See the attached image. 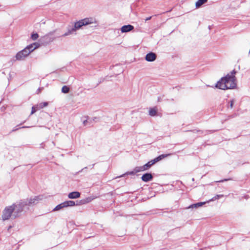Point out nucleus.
I'll list each match as a JSON object with an SVG mask.
<instances>
[{"instance_id": "obj_22", "label": "nucleus", "mask_w": 250, "mask_h": 250, "mask_svg": "<svg viewBox=\"0 0 250 250\" xmlns=\"http://www.w3.org/2000/svg\"><path fill=\"white\" fill-rule=\"evenodd\" d=\"M236 73V71L233 70L231 72V76H235V74Z\"/></svg>"}, {"instance_id": "obj_28", "label": "nucleus", "mask_w": 250, "mask_h": 250, "mask_svg": "<svg viewBox=\"0 0 250 250\" xmlns=\"http://www.w3.org/2000/svg\"><path fill=\"white\" fill-rule=\"evenodd\" d=\"M124 175H125V174H123V175H122V176H119L118 177H121L123 176Z\"/></svg>"}, {"instance_id": "obj_6", "label": "nucleus", "mask_w": 250, "mask_h": 250, "mask_svg": "<svg viewBox=\"0 0 250 250\" xmlns=\"http://www.w3.org/2000/svg\"><path fill=\"white\" fill-rule=\"evenodd\" d=\"M145 58L148 62H152L156 60V55L154 53L150 52L146 54Z\"/></svg>"}, {"instance_id": "obj_7", "label": "nucleus", "mask_w": 250, "mask_h": 250, "mask_svg": "<svg viewBox=\"0 0 250 250\" xmlns=\"http://www.w3.org/2000/svg\"><path fill=\"white\" fill-rule=\"evenodd\" d=\"M134 29L133 26L128 24L126 25H124L121 28V31L123 33L127 32L132 30Z\"/></svg>"}, {"instance_id": "obj_27", "label": "nucleus", "mask_w": 250, "mask_h": 250, "mask_svg": "<svg viewBox=\"0 0 250 250\" xmlns=\"http://www.w3.org/2000/svg\"><path fill=\"white\" fill-rule=\"evenodd\" d=\"M86 121H84L83 122V124H84V125H85V123H86Z\"/></svg>"}, {"instance_id": "obj_13", "label": "nucleus", "mask_w": 250, "mask_h": 250, "mask_svg": "<svg viewBox=\"0 0 250 250\" xmlns=\"http://www.w3.org/2000/svg\"><path fill=\"white\" fill-rule=\"evenodd\" d=\"M157 109L156 107L151 108L149 109V114L151 116H154L157 115Z\"/></svg>"}, {"instance_id": "obj_14", "label": "nucleus", "mask_w": 250, "mask_h": 250, "mask_svg": "<svg viewBox=\"0 0 250 250\" xmlns=\"http://www.w3.org/2000/svg\"><path fill=\"white\" fill-rule=\"evenodd\" d=\"M207 1L208 0H198L195 4L196 7L197 8L200 7L203 4L207 2Z\"/></svg>"}, {"instance_id": "obj_9", "label": "nucleus", "mask_w": 250, "mask_h": 250, "mask_svg": "<svg viewBox=\"0 0 250 250\" xmlns=\"http://www.w3.org/2000/svg\"><path fill=\"white\" fill-rule=\"evenodd\" d=\"M141 178L143 181L146 182L151 180L153 178V176L150 173H146L143 175Z\"/></svg>"}, {"instance_id": "obj_25", "label": "nucleus", "mask_w": 250, "mask_h": 250, "mask_svg": "<svg viewBox=\"0 0 250 250\" xmlns=\"http://www.w3.org/2000/svg\"><path fill=\"white\" fill-rule=\"evenodd\" d=\"M133 173H134L133 172H130L128 174H133Z\"/></svg>"}, {"instance_id": "obj_2", "label": "nucleus", "mask_w": 250, "mask_h": 250, "mask_svg": "<svg viewBox=\"0 0 250 250\" xmlns=\"http://www.w3.org/2000/svg\"><path fill=\"white\" fill-rule=\"evenodd\" d=\"M39 46V43L37 42H35L28 45L22 50L20 51L17 53L15 56L16 60H24L26 57H27L30 54V53H31L36 48H38Z\"/></svg>"}, {"instance_id": "obj_10", "label": "nucleus", "mask_w": 250, "mask_h": 250, "mask_svg": "<svg viewBox=\"0 0 250 250\" xmlns=\"http://www.w3.org/2000/svg\"><path fill=\"white\" fill-rule=\"evenodd\" d=\"M63 207H64V208H66L68 207H73L76 205L75 204V203L74 201L69 200V201H66L63 202Z\"/></svg>"}, {"instance_id": "obj_12", "label": "nucleus", "mask_w": 250, "mask_h": 250, "mask_svg": "<svg viewBox=\"0 0 250 250\" xmlns=\"http://www.w3.org/2000/svg\"><path fill=\"white\" fill-rule=\"evenodd\" d=\"M38 201V197H35V198L33 199H30L28 200V202L26 203V205H31L32 204H35L37 203V201Z\"/></svg>"}, {"instance_id": "obj_23", "label": "nucleus", "mask_w": 250, "mask_h": 250, "mask_svg": "<svg viewBox=\"0 0 250 250\" xmlns=\"http://www.w3.org/2000/svg\"><path fill=\"white\" fill-rule=\"evenodd\" d=\"M71 34V31H69L68 33H66L63 35V36H66L69 34Z\"/></svg>"}, {"instance_id": "obj_11", "label": "nucleus", "mask_w": 250, "mask_h": 250, "mask_svg": "<svg viewBox=\"0 0 250 250\" xmlns=\"http://www.w3.org/2000/svg\"><path fill=\"white\" fill-rule=\"evenodd\" d=\"M47 105H48V103L43 102V103H41L40 104H38L35 105V106H36V107L38 109V110H39L46 107V106H47Z\"/></svg>"}, {"instance_id": "obj_26", "label": "nucleus", "mask_w": 250, "mask_h": 250, "mask_svg": "<svg viewBox=\"0 0 250 250\" xmlns=\"http://www.w3.org/2000/svg\"><path fill=\"white\" fill-rule=\"evenodd\" d=\"M227 180H228L227 179H225L224 180L221 181V182H224V181H227Z\"/></svg>"}, {"instance_id": "obj_21", "label": "nucleus", "mask_w": 250, "mask_h": 250, "mask_svg": "<svg viewBox=\"0 0 250 250\" xmlns=\"http://www.w3.org/2000/svg\"><path fill=\"white\" fill-rule=\"evenodd\" d=\"M233 103H234V101L233 100H231L230 101V109H232L233 108Z\"/></svg>"}, {"instance_id": "obj_3", "label": "nucleus", "mask_w": 250, "mask_h": 250, "mask_svg": "<svg viewBox=\"0 0 250 250\" xmlns=\"http://www.w3.org/2000/svg\"><path fill=\"white\" fill-rule=\"evenodd\" d=\"M170 154H162L159 155L158 157L155 158L152 160L149 161L147 163L144 165L143 166L136 167L135 169L136 172H138L140 171H143L146 170L150 168V167L155 164L156 163L167 158V157L170 156Z\"/></svg>"}, {"instance_id": "obj_18", "label": "nucleus", "mask_w": 250, "mask_h": 250, "mask_svg": "<svg viewBox=\"0 0 250 250\" xmlns=\"http://www.w3.org/2000/svg\"><path fill=\"white\" fill-rule=\"evenodd\" d=\"M39 37V35L37 33H34L32 34L31 35V39L33 40H37Z\"/></svg>"}, {"instance_id": "obj_19", "label": "nucleus", "mask_w": 250, "mask_h": 250, "mask_svg": "<svg viewBox=\"0 0 250 250\" xmlns=\"http://www.w3.org/2000/svg\"><path fill=\"white\" fill-rule=\"evenodd\" d=\"M223 196H224V195L223 194L217 195L213 198L212 200H215L216 199H218L221 197H223Z\"/></svg>"}, {"instance_id": "obj_5", "label": "nucleus", "mask_w": 250, "mask_h": 250, "mask_svg": "<svg viewBox=\"0 0 250 250\" xmlns=\"http://www.w3.org/2000/svg\"><path fill=\"white\" fill-rule=\"evenodd\" d=\"M93 20L91 18L84 19L78 22H76L75 23L74 28H73L72 30L75 31L76 29L80 28L83 25H86L89 24L93 23Z\"/></svg>"}, {"instance_id": "obj_1", "label": "nucleus", "mask_w": 250, "mask_h": 250, "mask_svg": "<svg viewBox=\"0 0 250 250\" xmlns=\"http://www.w3.org/2000/svg\"><path fill=\"white\" fill-rule=\"evenodd\" d=\"M215 86L216 88L222 90L233 89L236 86L235 77L228 74L225 77L222 78L217 83Z\"/></svg>"}, {"instance_id": "obj_8", "label": "nucleus", "mask_w": 250, "mask_h": 250, "mask_svg": "<svg viewBox=\"0 0 250 250\" xmlns=\"http://www.w3.org/2000/svg\"><path fill=\"white\" fill-rule=\"evenodd\" d=\"M81 194L78 191H74L70 192L68 195L69 199H77L80 197Z\"/></svg>"}, {"instance_id": "obj_24", "label": "nucleus", "mask_w": 250, "mask_h": 250, "mask_svg": "<svg viewBox=\"0 0 250 250\" xmlns=\"http://www.w3.org/2000/svg\"><path fill=\"white\" fill-rule=\"evenodd\" d=\"M152 17L150 16V17H149L148 18H147L146 19V21H148V20H150L151 19Z\"/></svg>"}, {"instance_id": "obj_4", "label": "nucleus", "mask_w": 250, "mask_h": 250, "mask_svg": "<svg viewBox=\"0 0 250 250\" xmlns=\"http://www.w3.org/2000/svg\"><path fill=\"white\" fill-rule=\"evenodd\" d=\"M17 205L13 204L11 206L6 207L3 211L2 219L3 220L9 219L11 216L12 213L17 208Z\"/></svg>"}, {"instance_id": "obj_17", "label": "nucleus", "mask_w": 250, "mask_h": 250, "mask_svg": "<svg viewBox=\"0 0 250 250\" xmlns=\"http://www.w3.org/2000/svg\"><path fill=\"white\" fill-rule=\"evenodd\" d=\"M63 203L57 205L54 209V210H59L62 208H64Z\"/></svg>"}, {"instance_id": "obj_15", "label": "nucleus", "mask_w": 250, "mask_h": 250, "mask_svg": "<svg viewBox=\"0 0 250 250\" xmlns=\"http://www.w3.org/2000/svg\"><path fill=\"white\" fill-rule=\"evenodd\" d=\"M204 204H205L204 202L192 204V205H190V206H189L188 207V208H197L198 207H201Z\"/></svg>"}, {"instance_id": "obj_16", "label": "nucleus", "mask_w": 250, "mask_h": 250, "mask_svg": "<svg viewBox=\"0 0 250 250\" xmlns=\"http://www.w3.org/2000/svg\"><path fill=\"white\" fill-rule=\"evenodd\" d=\"M69 88L67 86L64 85L62 88V93H67L69 91Z\"/></svg>"}, {"instance_id": "obj_20", "label": "nucleus", "mask_w": 250, "mask_h": 250, "mask_svg": "<svg viewBox=\"0 0 250 250\" xmlns=\"http://www.w3.org/2000/svg\"><path fill=\"white\" fill-rule=\"evenodd\" d=\"M37 111H38V109L36 108V106L34 105L32 107L31 114H33Z\"/></svg>"}]
</instances>
